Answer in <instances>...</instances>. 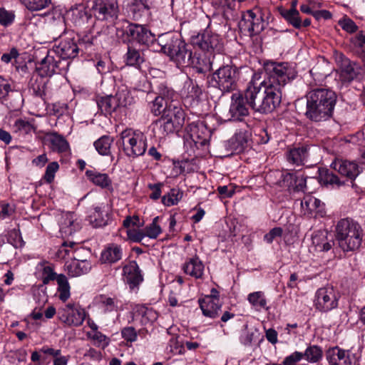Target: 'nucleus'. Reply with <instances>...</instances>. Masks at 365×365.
Here are the masks:
<instances>
[{"mask_svg": "<svg viewBox=\"0 0 365 365\" xmlns=\"http://www.w3.org/2000/svg\"><path fill=\"white\" fill-rule=\"evenodd\" d=\"M264 77L261 81L255 73L245 90L247 105L255 112L272 113L282 101V88L297 76L294 67L287 62H267L264 65Z\"/></svg>", "mask_w": 365, "mask_h": 365, "instance_id": "1", "label": "nucleus"}, {"mask_svg": "<svg viewBox=\"0 0 365 365\" xmlns=\"http://www.w3.org/2000/svg\"><path fill=\"white\" fill-rule=\"evenodd\" d=\"M307 106L304 113L307 118L314 122H323L332 118L337 101V96L331 89L317 88L306 95Z\"/></svg>", "mask_w": 365, "mask_h": 365, "instance_id": "2", "label": "nucleus"}, {"mask_svg": "<svg viewBox=\"0 0 365 365\" xmlns=\"http://www.w3.org/2000/svg\"><path fill=\"white\" fill-rule=\"evenodd\" d=\"M363 230L351 218L340 220L336 226L335 237L339 247L344 252L358 250L362 242Z\"/></svg>", "mask_w": 365, "mask_h": 365, "instance_id": "3", "label": "nucleus"}, {"mask_svg": "<svg viewBox=\"0 0 365 365\" xmlns=\"http://www.w3.org/2000/svg\"><path fill=\"white\" fill-rule=\"evenodd\" d=\"M156 43L160 46V51L169 56L178 67L188 62L187 57L190 55V49L180 34L167 32L158 36Z\"/></svg>", "mask_w": 365, "mask_h": 365, "instance_id": "4", "label": "nucleus"}, {"mask_svg": "<svg viewBox=\"0 0 365 365\" xmlns=\"http://www.w3.org/2000/svg\"><path fill=\"white\" fill-rule=\"evenodd\" d=\"M240 68L229 60V63H223L212 73V81L213 86L222 93H230L237 87V82L240 78Z\"/></svg>", "mask_w": 365, "mask_h": 365, "instance_id": "5", "label": "nucleus"}, {"mask_svg": "<svg viewBox=\"0 0 365 365\" xmlns=\"http://www.w3.org/2000/svg\"><path fill=\"white\" fill-rule=\"evenodd\" d=\"M123 150L129 158L143 155L147 149V138L140 131L125 129L120 133Z\"/></svg>", "mask_w": 365, "mask_h": 365, "instance_id": "6", "label": "nucleus"}, {"mask_svg": "<svg viewBox=\"0 0 365 365\" xmlns=\"http://www.w3.org/2000/svg\"><path fill=\"white\" fill-rule=\"evenodd\" d=\"M192 43L207 52H217V58H224L220 53L223 48L222 39L219 35L206 29L202 34L192 37ZM216 56H213L215 58Z\"/></svg>", "mask_w": 365, "mask_h": 365, "instance_id": "7", "label": "nucleus"}, {"mask_svg": "<svg viewBox=\"0 0 365 365\" xmlns=\"http://www.w3.org/2000/svg\"><path fill=\"white\" fill-rule=\"evenodd\" d=\"M267 26L262 14L257 15L252 10L245 12L238 23L240 31L245 35L253 36L259 34Z\"/></svg>", "mask_w": 365, "mask_h": 365, "instance_id": "8", "label": "nucleus"}, {"mask_svg": "<svg viewBox=\"0 0 365 365\" xmlns=\"http://www.w3.org/2000/svg\"><path fill=\"white\" fill-rule=\"evenodd\" d=\"M325 357L329 365H357L360 355L353 349L346 350L336 346L326 351Z\"/></svg>", "mask_w": 365, "mask_h": 365, "instance_id": "9", "label": "nucleus"}, {"mask_svg": "<svg viewBox=\"0 0 365 365\" xmlns=\"http://www.w3.org/2000/svg\"><path fill=\"white\" fill-rule=\"evenodd\" d=\"M330 166L341 177L349 180L353 188L356 187L355 180L362 173L363 168L356 160L336 158Z\"/></svg>", "mask_w": 365, "mask_h": 365, "instance_id": "10", "label": "nucleus"}, {"mask_svg": "<svg viewBox=\"0 0 365 365\" xmlns=\"http://www.w3.org/2000/svg\"><path fill=\"white\" fill-rule=\"evenodd\" d=\"M339 297L331 287L319 288L315 294L314 307L321 312H328L338 307Z\"/></svg>", "mask_w": 365, "mask_h": 365, "instance_id": "11", "label": "nucleus"}, {"mask_svg": "<svg viewBox=\"0 0 365 365\" xmlns=\"http://www.w3.org/2000/svg\"><path fill=\"white\" fill-rule=\"evenodd\" d=\"M57 315L58 319L67 326L79 327L85 320L86 312L78 304L68 303L58 309Z\"/></svg>", "mask_w": 365, "mask_h": 365, "instance_id": "12", "label": "nucleus"}, {"mask_svg": "<svg viewBox=\"0 0 365 365\" xmlns=\"http://www.w3.org/2000/svg\"><path fill=\"white\" fill-rule=\"evenodd\" d=\"M245 93H235L231 96L227 120L243 121L250 114Z\"/></svg>", "mask_w": 365, "mask_h": 365, "instance_id": "13", "label": "nucleus"}, {"mask_svg": "<svg viewBox=\"0 0 365 365\" xmlns=\"http://www.w3.org/2000/svg\"><path fill=\"white\" fill-rule=\"evenodd\" d=\"M92 9L96 18L100 21L115 18L118 12V4L115 0H94Z\"/></svg>", "mask_w": 365, "mask_h": 365, "instance_id": "14", "label": "nucleus"}, {"mask_svg": "<svg viewBox=\"0 0 365 365\" xmlns=\"http://www.w3.org/2000/svg\"><path fill=\"white\" fill-rule=\"evenodd\" d=\"M70 65V61L56 60L53 56L48 54L44 57L37 68L41 77L51 76L54 73L66 72Z\"/></svg>", "mask_w": 365, "mask_h": 365, "instance_id": "15", "label": "nucleus"}, {"mask_svg": "<svg viewBox=\"0 0 365 365\" xmlns=\"http://www.w3.org/2000/svg\"><path fill=\"white\" fill-rule=\"evenodd\" d=\"M125 34L131 40L137 41L140 44L155 45L156 40L155 36L146 27L140 25L130 24L125 29Z\"/></svg>", "mask_w": 365, "mask_h": 365, "instance_id": "16", "label": "nucleus"}, {"mask_svg": "<svg viewBox=\"0 0 365 365\" xmlns=\"http://www.w3.org/2000/svg\"><path fill=\"white\" fill-rule=\"evenodd\" d=\"M182 96L185 103L190 106H197L202 96V90L195 81L187 78L183 84Z\"/></svg>", "mask_w": 365, "mask_h": 365, "instance_id": "17", "label": "nucleus"}, {"mask_svg": "<svg viewBox=\"0 0 365 365\" xmlns=\"http://www.w3.org/2000/svg\"><path fill=\"white\" fill-rule=\"evenodd\" d=\"M79 47L76 41L71 38L62 40L59 44L56 46L53 51L59 56L62 61H68V59L77 56L79 52Z\"/></svg>", "mask_w": 365, "mask_h": 365, "instance_id": "18", "label": "nucleus"}, {"mask_svg": "<svg viewBox=\"0 0 365 365\" xmlns=\"http://www.w3.org/2000/svg\"><path fill=\"white\" fill-rule=\"evenodd\" d=\"M124 281L132 289L143 282V277L141 271L135 261H131L123 267Z\"/></svg>", "mask_w": 365, "mask_h": 365, "instance_id": "19", "label": "nucleus"}, {"mask_svg": "<svg viewBox=\"0 0 365 365\" xmlns=\"http://www.w3.org/2000/svg\"><path fill=\"white\" fill-rule=\"evenodd\" d=\"M71 262L65 264V270L71 277H76L87 274L91 269V264L88 260H80L76 255L71 257Z\"/></svg>", "mask_w": 365, "mask_h": 365, "instance_id": "20", "label": "nucleus"}, {"mask_svg": "<svg viewBox=\"0 0 365 365\" xmlns=\"http://www.w3.org/2000/svg\"><path fill=\"white\" fill-rule=\"evenodd\" d=\"M200 307L204 316L215 319L219 316L222 305L219 298L205 297L198 300Z\"/></svg>", "mask_w": 365, "mask_h": 365, "instance_id": "21", "label": "nucleus"}, {"mask_svg": "<svg viewBox=\"0 0 365 365\" xmlns=\"http://www.w3.org/2000/svg\"><path fill=\"white\" fill-rule=\"evenodd\" d=\"M123 254L121 245L110 243L102 251L100 260L103 264H114L122 259Z\"/></svg>", "mask_w": 365, "mask_h": 365, "instance_id": "22", "label": "nucleus"}, {"mask_svg": "<svg viewBox=\"0 0 365 365\" xmlns=\"http://www.w3.org/2000/svg\"><path fill=\"white\" fill-rule=\"evenodd\" d=\"M359 73V66L348 58H343L340 66V79L343 82L352 81Z\"/></svg>", "mask_w": 365, "mask_h": 365, "instance_id": "23", "label": "nucleus"}, {"mask_svg": "<svg viewBox=\"0 0 365 365\" xmlns=\"http://www.w3.org/2000/svg\"><path fill=\"white\" fill-rule=\"evenodd\" d=\"M170 120L178 129H181L185 121V113L183 109L173 103H170L163 113Z\"/></svg>", "mask_w": 365, "mask_h": 365, "instance_id": "24", "label": "nucleus"}, {"mask_svg": "<svg viewBox=\"0 0 365 365\" xmlns=\"http://www.w3.org/2000/svg\"><path fill=\"white\" fill-rule=\"evenodd\" d=\"M319 182L325 186H331L332 188H340L346 185V181L339 178L333 171L328 169L319 170Z\"/></svg>", "mask_w": 365, "mask_h": 365, "instance_id": "25", "label": "nucleus"}, {"mask_svg": "<svg viewBox=\"0 0 365 365\" xmlns=\"http://www.w3.org/2000/svg\"><path fill=\"white\" fill-rule=\"evenodd\" d=\"M97 105L101 113L106 115L110 114L112 112L115 111L118 106H126L127 103L125 100L123 101H119L118 103L115 97L106 96L99 98L97 100Z\"/></svg>", "mask_w": 365, "mask_h": 365, "instance_id": "26", "label": "nucleus"}, {"mask_svg": "<svg viewBox=\"0 0 365 365\" xmlns=\"http://www.w3.org/2000/svg\"><path fill=\"white\" fill-rule=\"evenodd\" d=\"M182 269L186 274L200 279L204 272V264L198 257L190 258L182 266Z\"/></svg>", "mask_w": 365, "mask_h": 365, "instance_id": "27", "label": "nucleus"}, {"mask_svg": "<svg viewBox=\"0 0 365 365\" xmlns=\"http://www.w3.org/2000/svg\"><path fill=\"white\" fill-rule=\"evenodd\" d=\"M104 206L96 205L90 210L88 220L90 224L95 228L102 227L108 224V214H103Z\"/></svg>", "mask_w": 365, "mask_h": 365, "instance_id": "28", "label": "nucleus"}, {"mask_svg": "<svg viewBox=\"0 0 365 365\" xmlns=\"http://www.w3.org/2000/svg\"><path fill=\"white\" fill-rule=\"evenodd\" d=\"M308 157V149L305 146L293 148L286 153L287 161L295 165H302Z\"/></svg>", "mask_w": 365, "mask_h": 365, "instance_id": "29", "label": "nucleus"}, {"mask_svg": "<svg viewBox=\"0 0 365 365\" xmlns=\"http://www.w3.org/2000/svg\"><path fill=\"white\" fill-rule=\"evenodd\" d=\"M205 129V127L203 123L200 120H197L188 123L186 131L190 138L195 143H199L202 144L205 140V138L203 136Z\"/></svg>", "mask_w": 365, "mask_h": 365, "instance_id": "30", "label": "nucleus"}, {"mask_svg": "<svg viewBox=\"0 0 365 365\" xmlns=\"http://www.w3.org/2000/svg\"><path fill=\"white\" fill-rule=\"evenodd\" d=\"M188 62L185 64H182L181 67H192L196 69L199 73H204L210 68V66L207 63V60L202 58L200 54L196 53H192L190 51V55L187 57Z\"/></svg>", "mask_w": 365, "mask_h": 365, "instance_id": "31", "label": "nucleus"}, {"mask_svg": "<svg viewBox=\"0 0 365 365\" xmlns=\"http://www.w3.org/2000/svg\"><path fill=\"white\" fill-rule=\"evenodd\" d=\"M86 175L94 185L101 188H110L111 187V180L106 173L88 170L86 172Z\"/></svg>", "mask_w": 365, "mask_h": 365, "instance_id": "32", "label": "nucleus"}, {"mask_svg": "<svg viewBox=\"0 0 365 365\" xmlns=\"http://www.w3.org/2000/svg\"><path fill=\"white\" fill-rule=\"evenodd\" d=\"M279 13L284 20L295 29L302 27V20L297 9H287L282 6L278 8Z\"/></svg>", "mask_w": 365, "mask_h": 365, "instance_id": "33", "label": "nucleus"}, {"mask_svg": "<svg viewBox=\"0 0 365 365\" xmlns=\"http://www.w3.org/2000/svg\"><path fill=\"white\" fill-rule=\"evenodd\" d=\"M81 228L80 225L76 222L71 214H66L60 222V232L67 235H71Z\"/></svg>", "mask_w": 365, "mask_h": 365, "instance_id": "34", "label": "nucleus"}, {"mask_svg": "<svg viewBox=\"0 0 365 365\" xmlns=\"http://www.w3.org/2000/svg\"><path fill=\"white\" fill-rule=\"evenodd\" d=\"M96 301L101 312L105 314L118 310V304L114 298L101 294L96 297Z\"/></svg>", "mask_w": 365, "mask_h": 365, "instance_id": "35", "label": "nucleus"}, {"mask_svg": "<svg viewBox=\"0 0 365 365\" xmlns=\"http://www.w3.org/2000/svg\"><path fill=\"white\" fill-rule=\"evenodd\" d=\"M144 61V56L141 51L131 46L128 47V51L125 55V61L127 65L137 67Z\"/></svg>", "mask_w": 365, "mask_h": 365, "instance_id": "36", "label": "nucleus"}, {"mask_svg": "<svg viewBox=\"0 0 365 365\" xmlns=\"http://www.w3.org/2000/svg\"><path fill=\"white\" fill-rule=\"evenodd\" d=\"M155 125L158 128L159 134L163 136H165L180 130V129L174 125L173 123H171L170 120L163 114L155 121Z\"/></svg>", "mask_w": 365, "mask_h": 365, "instance_id": "37", "label": "nucleus"}, {"mask_svg": "<svg viewBox=\"0 0 365 365\" xmlns=\"http://www.w3.org/2000/svg\"><path fill=\"white\" fill-rule=\"evenodd\" d=\"M78 249V246L76 242H63L56 252V257L61 259L66 257L71 259V257L76 255V253Z\"/></svg>", "mask_w": 365, "mask_h": 365, "instance_id": "38", "label": "nucleus"}, {"mask_svg": "<svg viewBox=\"0 0 365 365\" xmlns=\"http://www.w3.org/2000/svg\"><path fill=\"white\" fill-rule=\"evenodd\" d=\"M51 148L58 153H64L68 150L69 144L66 138L56 133L51 134L49 138Z\"/></svg>", "mask_w": 365, "mask_h": 365, "instance_id": "39", "label": "nucleus"}, {"mask_svg": "<svg viewBox=\"0 0 365 365\" xmlns=\"http://www.w3.org/2000/svg\"><path fill=\"white\" fill-rule=\"evenodd\" d=\"M113 142V138L109 135H103L93 143L96 151L101 155H108L110 153V147Z\"/></svg>", "mask_w": 365, "mask_h": 365, "instance_id": "40", "label": "nucleus"}, {"mask_svg": "<svg viewBox=\"0 0 365 365\" xmlns=\"http://www.w3.org/2000/svg\"><path fill=\"white\" fill-rule=\"evenodd\" d=\"M247 300L257 311H261L262 309L268 310L269 309L267 306V299L262 292L250 293L247 297Z\"/></svg>", "mask_w": 365, "mask_h": 365, "instance_id": "41", "label": "nucleus"}, {"mask_svg": "<svg viewBox=\"0 0 365 365\" xmlns=\"http://www.w3.org/2000/svg\"><path fill=\"white\" fill-rule=\"evenodd\" d=\"M312 243L317 250L319 252H328L334 245V241H328L325 235L322 232L316 234L312 237Z\"/></svg>", "mask_w": 365, "mask_h": 365, "instance_id": "42", "label": "nucleus"}, {"mask_svg": "<svg viewBox=\"0 0 365 365\" xmlns=\"http://www.w3.org/2000/svg\"><path fill=\"white\" fill-rule=\"evenodd\" d=\"M321 201L311 195L306 196L301 201V207L304 215H311L313 212L319 208Z\"/></svg>", "mask_w": 365, "mask_h": 365, "instance_id": "43", "label": "nucleus"}, {"mask_svg": "<svg viewBox=\"0 0 365 365\" xmlns=\"http://www.w3.org/2000/svg\"><path fill=\"white\" fill-rule=\"evenodd\" d=\"M56 281L58 285V297L63 302H66L70 297L71 295L70 285L68 282L67 277L64 274H61L57 276Z\"/></svg>", "mask_w": 365, "mask_h": 365, "instance_id": "44", "label": "nucleus"}, {"mask_svg": "<svg viewBox=\"0 0 365 365\" xmlns=\"http://www.w3.org/2000/svg\"><path fill=\"white\" fill-rule=\"evenodd\" d=\"M19 1L30 11H41L51 4V0H19Z\"/></svg>", "mask_w": 365, "mask_h": 365, "instance_id": "45", "label": "nucleus"}, {"mask_svg": "<svg viewBox=\"0 0 365 365\" xmlns=\"http://www.w3.org/2000/svg\"><path fill=\"white\" fill-rule=\"evenodd\" d=\"M302 354L309 362L316 363L322 359L323 351L319 346L312 345L308 346Z\"/></svg>", "mask_w": 365, "mask_h": 365, "instance_id": "46", "label": "nucleus"}, {"mask_svg": "<svg viewBox=\"0 0 365 365\" xmlns=\"http://www.w3.org/2000/svg\"><path fill=\"white\" fill-rule=\"evenodd\" d=\"M13 128L15 133H19L20 135H27L34 131V126L29 121L24 119H17Z\"/></svg>", "mask_w": 365, "mask_h": 365, "instance_id": "47", "label": "nucleus"}, {"mask_svg": "<svg viewBox=\"0 0 365 365\" xmlns=\"http://www.w3.org/2000/svg\"><path fill=\"white\" fill-rule=\"evenodd\" d=\"M182 197V192L179 189L173 188L162 197L163 203L166 206H172L176 205Z\"/></svg>", "mask_w": 365, "mask_h": 365, "instance_id": "48", "label": "nucleus"}, {"mask_svg": "<svg viewBox=\"0 0 365 365\" xmlns=\"http://www.w3.org/2000/svg\"><path fill=\"white\" fill-rule=\"evenodd\" d=\"M170 103L165 102L163 97L156 96L150 105V110L155 115H158L164 113Z\"/></svg>", "mask_w": 365, "mask_h": 365, "instance_id": "49", "label": "nucleus"}, {"mask_svg": "<svg viewBox=\"0 0 365 365\" xmlns=\"http://www.w3.org/2000/svg\"><path fill=\"white\" fill-rule=\"evenodd\" d=\"M158 216L154 217L152 223H150L145 228V237H148L152 239H156L162 232L161 227L159 225H158Z\"/></svg>", "mask_w": 365, "mask_h": 365, "instance_id": "50", "label": "nucleus"}, {"mask_svg": "<svg viewBox=\"0 0 365 365\" xmlns=\"http://www.w3.org/2000/svg\"><path fill=\"white\" fill-rule=\"evenodd\" d=\"M7 241L15 248L21 247L24 245L20 231L16 229H12L9 232Z\"/></svg>", "mask_w": 365, "mask_h": 365, "instance_id": "51", "label": "nucleus"}, {"mask_svg": "<svg viewBox=\"0 0 365 365\" xmlns=\"http://www.w3.org/2000/svg\"><path fill=\"white\" fill-rule=\"evenodd\" d=\"M15 19V14L13 11H8L4 8H0V24L7 27L13 24Z\"/></svg>", "mask_w": 365, "mask_h": 365, "instance_id": "52", "label": "nucleus"}, {"mask_svg": "<svg viewBox=\"0 0 365 365\" xmlns=\"http://www.w3.org/2000/svg\"><path fill=\"white\" fill-rule=\"evenodd\" d=\"M47 82L44 81L41 77L40 81H36L32 85V91L36 96L44 98L46 95Z\"/></svg>", "mask_w": 365, "mask_h": 365, "instance_id": "53", "label": "nucleus"}, {"mask_svg": "<svg viewBox=\"0 0 365 365\" xmlns=\"http://www.w3.org/2000/svg\"><path fill=\"white\" fill-rule=\"evenodd\" d=\"M295 173H282L281 178L278 182V184L280 187H287L289 190H292Z\"/></svg>", "mask_w": 365, "mask_h": 365, "instance_id": "54", "label": "nucleus"}, {"mask_svg": "<svg viewBox=\"0 0 365 365\" xmlns=\"http://www.w3.org/2000/svg\"><path fill=\"white\" fill-rule=\"evenodd\" d=\"M59 168L58 163L57 162L50 163L46 169V172L43 176V179L48 183H51L53 181L55 174Z\"/></svg>", "mask_w": 365, "mask_h": 365, "instance_id": "55", "label": "nucleus"}, {"mask_svg": "<svg viewBox=\"0 0 365 365\" xmlns=\"http://www.w3.org/2000/svg\"><path fill=\"white\" fill-rule=\"evenodd\" d=\"M91 338L94 341V345L105 349L109 344V339L101 331H95Z\"/></svg>", "mask_w": 365, "mask_h": 365, "instance_id": "56", "label": "nucleus"}, {"mask_svg": "<svg viewBox=\"0 0 365 365\" xmlns=\"http://www.w3.org/2000/svg\"><path fill=\"white\" fill-rule=\"evenodd\" d=\"M150 0H133L130 10L133 13L134 17H136L137 11H148L150 8Z\"/></svg>", "mask_w": 365, "mask_h": 365, "instance_id": "57", "label": "nucleus"}, {"mask_svg": "<svg viewBox=\"0 0 365 365\" xmlns=\"http://www.w3.org/2000/svg\"><path fill=\"white\" fill-rule=\"evenodd\" d=\"M176 96L175 91L164 84L159 86V95L158 96L163 97L165 102L170 101V103H173V98Z\"/></svg>", "mask_w": 365, "mask_h": 365, "instance_id": "58", "label": "nucleus"}, {"mask_svg": "<svg viewBox=\"0 0 365 365\" xmlns=\"http://www.w3.org/2000/svg\"><path fill=\"white\" fill-rule=\"evenodd\" d=\"M307 177L304 175H295L294 185L292 190L295 192H303L307 191Z\"/></svg>", "mask_w": 365, "mask_h": 365, "instance_id": "59", "label": "nucleus"}, {"mask_svg": "<svg viewBox=\"0 0 365 365\" xmlns=\"http://www.w3.org/2000/svg\"><path fill=\"white\" fill-rule=\"evenodd\" d=\"M247 138L243 133H239L234 135V137L231 139V143L234 144L235 143H237V145L234 147L236 150H242L245 145L247 144Z\"/></svg>", "mask_w": 365, "mask_h": 365, "instance_id": "60", "label": "nucleus"}, {"mask_svg": "<svg viewBox=\"0 0 365 365\" xmlns=\"http://www.w3.org/2000/svg\"><path fill=\"white\" fill-rule=\"evenodd\" d=\"M122 337L127 341L133 342L136 341L138 335L137 332L133 327H127L121 331Z\"/></svg>", "mask_w": 365, "mask_h": 365, "instance_id": "61", "label": "nucleus"}, {"mask_svg": "<svg viewBox=\"0 0 365 365\" xmlns=\"http://www.w3.org/2000/svg\"><path fill=\"white\" fill-rule=\"evenodd\" d=\"M304 357L302 352L294 351L292 354L284 358L283 361L284 365H296Z\"/></svg>", "mask_w": 365, "mask_h": 365, "instance_id": "62", "label": "nucleus"}, {"mask_svg": "<svg viewBox=\"0 0 365 365\" xmlns=\"http://www.w3.org/2000/svg\"><path fill=\"white\" fill-rule=\"evenodd\" d=\"M282 232L283 230L281 227H274L268 233L264 235V240L270 244L276 237H281Z\"/></svg>", "mask_w": 365, "mask_h": 365, "instance_id": "63", "label": "nucleus"}, {"mask_svg": "<svg viewBox=\"0 0 365 365\" xmlns=\"http://www.w3.org/2000/svg\"><path fill=\"white\" fill-rule=\"evenodd\" d=\"M339 24L343 30L349 33H354L358 29V26L354 21L350 19H345L343 21H339Z\"/></svg>", "mask_w": 365, "mask_h": 365, "instance_id": "64", "label": "nucleus"}]
</instances>
